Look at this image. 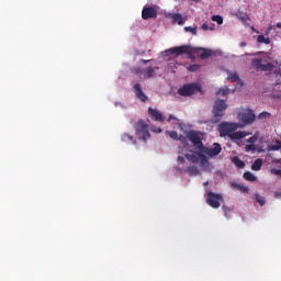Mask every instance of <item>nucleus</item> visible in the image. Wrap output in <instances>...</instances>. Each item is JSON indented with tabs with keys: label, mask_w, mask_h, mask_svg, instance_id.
Masks as SVG:
<instances>
[{
	"label": "nucleus",
	"mask_w": 281,
	"mask_h": 281,
	"mask_svg": "<svg viewBox=\"0 0 281 281\" xmlns=\"http://www.w3.org/2000/svg\"><path fill=\"white\" fill-rule=\"evenodd\" d=\"M232 188H234V190H239V192H249V188L245 187V186H241V184H238L236 182H233L232 183Z\"/></svg>",
	"instance_id": "6ab92c4d"
},
{
	"label": "nucleus",
	"mask_w": 281,
	"mask_h": 281,
	"mask_svg": "<svg viewBox=\"0 0 281 281\" xmlns=\"http://www.w3.org/2000/svg\"><path fill=\"white\" fill-rule=\"evenodd\" d=\"M134 128L136 131V137H138L140 142H146L147 139H150V131L148 128V124H146L145 121H138L135 124Z\"/></svg>",
	"instance_id": "7ed1b4c3"
},
{
	"label": "nucleus",
	"mask_w": 281,
	"mask_h": 281,
	"mask_svg": "<svg viewBox=\"0 0 281 281\" xmlns=\"http://www.w3.org/2000/svg\"><path fill=\"white\" fill-rule=\"evenodd\" d=\"M251 30H254V32H256V33L258 34V31H256V29H255V27H251Z\"/></svg>",
	"instance_id": "de8ad7c7"
},
{
	"label": "nucleus",
	"mask_w": 281,
	"mask_h": 281,
	"mask_svg": "<svg viewBox=\"0 0 281 281\" xmlns=\"http://www.w3.org/2000/svg\"><path fill=\"white\" fill-rule=\"evenodd\" d=\"M167 133L171 139L179 142V133H177V131H171V132H167Z\"/></svg>",
	"instance_id": "cd10ccee"
},
{
	"label": "nucleus",
	"mask_w": 281,
	"mask_h": 281,
	"mask_svg": "<svg viewBox=\"0 0 281 281\" xmlns=\"http://www.w3.org/2000/svg\"><path fill=\"white\" fill-rule=\"evenodd\" d=\"M229 94V88L224 87V88H220L216 91V95H228Z\"/></svg>",
	"instance_id": "393cba45"
},
{
	"label": "nucleus",
	"mask_w": 281,
	"mask_h": 281,
	"mask_svg": "<svg viewBox=\"0 0 281 281\" xmlns=\"http://www.w3.org/2000/svg\"><path fill=\"white\" fill-rule=\"evenodd\" d=\"M244 179H246V181H256L257 178L254 173H251L250 171H246L244 172Z\"/></svg>",
	"instance_id": "5701e85b"
},
{
	"label": "nucleus",
	"mask_w": 281,
	"mask_h": 281,
	"mask_svg": "<svg viewBox=\"0 0 281 281\" xmlns=\"http://www.w3.org/2000/svg\"><path fill=\"white\" fill-rule=\"evenodd\" d=\"M272 31H273V26H272V25H269L268 29L266 30L265 35H266V36H269V34H271Z\"/></svg>",
	"instance_id": "4c0bfd02"
},
{
	"label": "nucleus",
	"mask_w": 281,
	"mask_h": 281,
	"mask_svg": "<svg viewBox=\"0 0 281 281\" xmlns=\"http://www.w3.org/2000/svg\"><path fill=\"white\" fill-rule=\"evenodd\" d=\"M212 21H214L217 25H223V16L221 15H213Z\"/></svg>",
	"instance_id": "c85d7f7f"
},
{
	"label": "nucleus",
	"mask_w": 281,
	"mask_h": 281,
	"mask_svg": "<svg viewBox=\"0 0 281 281\" xmlns=\"http://www.w3.org/2000/svg\"><path fill=\"white\" fill-rule=\"evenodd\" d=\"M257 42L258 43H265V45H270L271 44V38L265 37V35H258L257 36Z\"/></svg>",
	"instance_id": "412c9836"
},
{
	"label": "nucleus",
	"mask_w": 281,
	"mask_h": 281,
	"mask_svg": "<svg viewBox=\"0 0 281 281\" xmlns=\"http://www.w3.org/2000/svg\"><path fill=\"white\" fill-rule=\"evenodd\" d=\"M202 30H204V32H207V30H214L212 27H210L206 23L202 24Z\"/></svg>",
	"instance_id": "58836bf2"
},
{
	"label": "nucleus",
	"mask_w": 281,
	"mask_h": 281,
	"mask_svg": "<svg viewBox=\"0 0 281 281\" xmlns=\"http://www.w3.org/2000/svg\"><path fill=\"white\" fill-rule=\"evenodd\" d=\"M262 168V158H258L255 160V162L251 165V170L258 171Z\"/></svg>",
	"instance_id": "a211bd4d"
},
{
	"label": "nucleus",
	"mask_w": 281,
	"mask_h": 281,
	"mask_svg": "<svg viewBox=\"0 0 281 281\" xmlns=\"http://www.w3.org/2000/svg\"><path fill=\"white\" fill-rule=\"evenodd\" d=\"M193 1H195V3H199V0H193Z\"/></svg>",
	"instance_id": "09e8293b"
},
{
	"label": "nucleus",
	"mask_w": 281,
	"mask_h": 281,
	"mask_svg": "<svg viewBox=\"0 0 281 281\" xmlns=\"http://www.w3.org/2000/svg\"><path fill=\"white\" fill-rule=\"evenodd\" d=\"M201 66L193 64L191 66H189V71H199Z\"/></svg>",
	"instance_id": "c9c22d12"
},
{
	"label": "nucleus",
	"mask_w": 281,
	"mask_h": 281,
	"mask_svg": "<svg viewBox=\"0 0 281 281\" xmlns=\"http://www.w3.org/2000/svg\"><path fill=\"white\" fill-rule=\"evenodd\" d=\"M227 80H231V82H238L239 78H238V75L234 72L227 77Z\"/></svg>",
	"instance_id": "c756f323"
},
{
	"label": "nucleus",
	"mask_w": 281,
	"mask_h": 281,
	"mask_svg": "<svg viewBox=\"0 0 281 281\" xmlns=\"http://www.w3.org/2000/svg\"><path fill=\"white\" fill-rule=\"evenodd\" d=\"M122 140L123 142H132L133 144H137V140L133 139V135H130V134H123Z\"/></svg>",
	"instance_id": "a878e982"
},
{
	"label": "nucleus",
	"mask_w": 281,
	"mask_h": 281,
	"mask_svg": "<svg viewBox=\"0 0 281 281\" xmlns=\"http://www.w3.org/2000/svg\"><path fill=\"white\" fill-rule=\"evenodd\" d=\"M187 139L191 142L195 150H202V148L205 146L203 145V137H201V132L196 131H190L187 133Z\"/></svg>",
	"instance_id": "423d86ee"
},
{
	"label": "nucleus",
	"mask_w": 281,
	"mask_h": 281,
	"mask_svg": "<svg viewBox=\"0 0 281 281\" xmlns=\"http://www.w3.org/2000/svg\"><path fill=\"white\" fill-rule=\"evenodd\" d=\"M210 56H212V52L210 49H202V53L200 54V58H202V60L210 58Z\"/></svg>",
	"instance_id": "b1692460"
},
{
	"label": "nucleus",
	"mask_w": 281,
	"mask_h": 281,
	"mask_svg": "<svg viewBox=\"0 0 281 281\" xmlns=\"http://www.w3.org/2000/svg\"><path fill=\"white\" fill-rule=\"evenodd\" d=\"M142 19L148 21V19H157V9L153 7H145L142 11Z\"/></svg>",
	"instance_id": "9b49d317"
},
{
	"label": "nucleus",
	"mask_w": 281,
	"mask_h": 281,
	"mask_svg": "<svg viewBox=\"0 0 281 281\" xmlns=\"http://www.w3.org/2000/svg\"><path fill=\"white\" fill-rule=\"evenodd\" d=\"M167 54L183 56L186 54L188 58H192V54L194 53V48L190 45L175 46L166 50Z\"/></svg>",
	"instance_id": "39448f33"
},
{
	"label": "nucleus",
	"mask_w": 281,
	"mask_h": 281,
	"mask_svg": "<svg viewBox=\"0 0 281 281\" xmlns=\"http://www.w3.org/2000/svg\"><path fill=\"white\" fill-rule=\"evenodd\" d=\"M178 164H186V158L182 156H178Z\"/></svg>",
	"instance_id": "ea45409f"
},
{
	"label": "nucleus",
	"mask_w": 281,
	"mask_h": 281,
	"mask_svg": "<svg viewBox=\"0 0 281 281\" xmlns=\"http://www.w3.org/2000/svg\"><path fill=\"white\" fill-rule=\"evenodd\" d=\"M157 69H159V67H148L144 69V76L146 78H155V71H157Z\"/></svg>",
	"instance_id": "dca6fc26"
},
{
	"label": "nucleus",
	"mask_w": 281,
	"mask_h": 281,
	"mask_svg": "<svg viewBox=\"0 0 281 281\" xmlns=\"http://www.w3.org/2000/svg\"><path fill=\"white\" fill-rule=\"evenodd\" d=\"M238 120L244 126H247L256 122V113L251 109L243 110L238 114Z\"/></svg>",
	"instance_id": "0eeeda50"
},
{
	"label": "nucleus",
	"mask_w": 281,
	"mask_h": 281,
	"mask_svg": "<svg viewBox=\"0 0 281 281\" xmlns=\"http://www.w3.org/2000/svg\"><path fill=\"white\" fill-rule=\"evenodd\" d=\"M233 164L238 168L239 170H243L245 168V161L240 160L238 156L233 157Z\"/></svg>",
	"instance_id": "f3484780"
},
{
	"label": "nucleus",
	"mask_w": 281,
	"mask_h": 281,
	"mask_svg": "<svg viewBox=\"0 0 281 281\" xmlns=\"http://www.w3.org/2000/svg\"><path fill=\"white\" fill-rule=\"evenodd\" d=\"M222 210H223V212H225V216H227V212H229V207L223 205Z\"/></svg>",
	"instance_id": "a19ab883"
},
{
	"label": "nucleus",
	"mask_w": 281,
	"mask_h": 281,
	"mask_svg": "<svg viewBox=\"0 0 281 281\" xmlns=\"http://www.w3.org/2000/svg\"><path fill=\"white\" fill-rule=\"evenodd\" d=\"M143 65H147V63H150V59H142Z\"/></svg>",
	"instance_id": "79ce46f5"
},
{
	"label": "nucleus",
	"mask_w": 281,
	"mask_h": 281,
	"mask_svg": "<svg viewBox=\"0 0 281 281\" xmlns=\"http://www.w3.org/2000/svg\"><path fill=\"white\" fill-rule=\"evenodd\" d=\"M236 131V124L234 123H221L218 125V133L221 137H229L231 139H244V137H247L248 135H251L249 132H235Z\"/></svg>",
	"instance_id": "f257e3e1"
},
{
	"label": "nucleus",
	"mask_w": 281,
	"mask_h": 281,
	"mask_svg": "<svg viewBox=\"0 0 281 281\" xmlns=\"http://www.w3.org/2000/svg\"><path fill=\"white\" fill-rule=\"evenodd\" d=\"M148 115L154 122H164V114L157 109L148 108Z\"/></svg>",
	"instance_id": "f8f14e48"
},
{
	"label": "nucleus",
	"mask_w": 281,
	"mask_h": 281,
	"mask_svg": "<svg viewBox=\"0 0 281 281\" xmlns=\"http://www.w3.org/2000/svg\"><path fill=\"white\" fill-rule=\"evenodd\" d=\"M186 158L191 161L192 164H199V156L194 155V154H187Z\"/></svg>",
	"instance_id": "4be33fe9"
},
{
	"label": "nucleus",
	"mask_w": 281,
	"mask_h": 281,
	"mask_svg": "<svg viewBox=\"0 0 281 281\" xmlns=\"http://www.w3.org/2000/svg\"><path fill=\"white\" fill-rule=\"evenodd\" d=\"M269 117H271V113H269V112H261L258 115V120H267Z\"/></svg>",
	"instance_id": "7c9ffc66"
},
{
	"label": "nucleus",
	"mask_w": 281,
	"mask_h": 281,
	"mask_svg": "<svg viewBox=\"0 0 281 281\" xmlns=\"http://www.w3.org/2000/svg\"><path fill=\"white\" fill-rule=\"evenodd\" d=\"M206 203L214 210H218V207H221V203H223V195L210 191L207 193Z\"/></svg>",
	"instance_id": "1a4fd4ad"
},
{
	"label": "nucleus",
	"mask_w": 281,
	"mask_h": 281,
	"mask_svg": "<svg viewBox=\"0 0 281 281\" xmlns=\"http://www.w3.org/2000/svg\"><path fill=\"white\" fill-rule=\"evenodd\" d=\"M225 109H227V103L225 102V100L217 99L213 106V122L215 124L218 123L221 117H223V111H225Z\"/></svg>",
	"instance_id": "6e6552de"
},
{
	"label": "nucleus",
	"mask_w": 281,
	"mask_h": 281,
	"mask_svg": "<svg viewBox=\"0 0 281 281\" xmlns=\"http://www.w3.org/2000/svg\"><path fill=\"white\" fill-rule=\"evenodd\" d=\"M237 19L239 21H243L244 23H247V21H249V16L247 14L238 15Z\"/></svg>",
	"instance_id": "f704fd0d"
},
{
	"label": "nucleus",
	"mask_w": 281,
	"mask_h": 281,
	"mask_svg": "<svg viewBox=\"0 0 281 281\" xmlns=\"http://www.w3.org/2000/svg\"><path fill=\"white\" fill-rule=\"evenodd\" d=\"M156 133H161V128L155 130Z\"/></svg>",
	"instance_id": "49530a36"
},
{
	"label": "nucleus",
	"mask_w": 281,
	"mask_h": 281,
	"mask_svg": "<svg viewBox=\"0 0 281 281\" xmlns=\"http://www.w3.org/2000/svg\"><path fill=\"white\" fill-rule=\"evenodd\" d=\"M198 157L200 158L201 166H210V160H207V156L203 154H198Z\"/></svg>",
	"instance_id": "aec40b11"
},
{
	"label": "nucleus",
	"mask_w": 281,
	"mask_h": 281,
	"mask_svg": "<svg viewBox=\"0 0 281 281\" xmlns=\"http://www.w3.org/2000/svg\"><path fill=\"white\" fill-rule=\"evenodd\" d=\"M256 201L259 203V205H265L266 201L260 194H256Z\"/></svg>",
	"instance_id": "72a5a7b5"
},
{
	"label": "nucleus",
	"mask_w": 281,
	"mask_h": 281,
	"mask_svg": "<svg viewBox=\"0 0 281 281\" xmlns=\"http://www.w3.org/2000/svg\"><path fill=\"white\" fill-rule=\"evenodd\" d=\"M184 32H191V34L193 36H196V26L192 27V26H186L184 27Z\"/></svg>",
	"instance_id": "2f4dec72"
},
{
	"label": "nucleus",
	"mask_w": 281,
	"mask_h": 281,
	"mask_svg": "<svg viewBox=\"0 0 281 281\" xmlns=\"http://www.w3.org/2000/svg\"><path fill=\"white\" fill-rule=\"evenodd\" d=\"M184 172H188V175H191V177H196L201 175V171L199 170V167L196 166H189Z\"/></svg>",
	"instance_id": "2eb2a0df"
},
{
	"label": "nucleus",
	"mask_w": 281,
	"mask_h": 281,
	"mask_svg": "<svg viewBox=\"0 0 281 281\" xmlns=\"http://www.w3.org/2000/svg\"><path fill=\"white\" fill-rule=\"evenodd\" d=\"M209 182H204V186H207Z\"/></svg>",
	"instance_id": "3c124183"
},
{
	"label": "nucleus",
	"mask_w": 281,
	"mask_h": 281,
	"mask_svg": "<svg viewBox=\"0 0 281 281\" xmlns=\"http://www.w3.org/2000/svg\"><path fill=\"white\" fill-rule=\"evenodd\" d=\"M239 47H247V43H246V42H241V43L239 44Z\"/></svg>",
	"instance_id": "37998d69"
},
{
	"label": "nucleus",
	"mask_w": 281,
	"mask_h": 281,
	"mask_svg": "<svg viewBox=\"0 0 281 281\" xmlns=\"http://www.w3.org/2000/svg\"><path fill=\"white\" fill-rule=\"evenodd\" d=\"M281 149V140H276L274 145L268 146V150H280Z\"/></svg>",
	"instance_id": "bb28decb"
},
{
	"label": "nucleus",
	"mask_w": 281,
	"mask_h": 281,
	"mask_svg": "<svg viewBox=\"0 0 281 281\" xmlns=\"http://www.w3.org/2000/svg\"><path fill=\"white\" fill-rule=\"evenodd\" d=\"M269 60V56L256 58L251 60V66L256 71H273L276 69V66L273 63H267Z\"/></svg>",
	"instance_id": "f03ea898"
},
{
	"label": "nucleus",
	"mask_w": 281,
	"mask_h": 281,
	"mask_svg": "<svg viewBox=\"0 0 281 281\" xmlns=\"http://www.w3.org/2000/svg\"><path fill=\"white\" fill-rule=\"evenodd\" d=\"M201 89V83H186L183 87L178 89V94L182 95L183 98H188L189 95H194V93H199Z\"/></svg>",
	"instance_id": "20e7f679"
},
{
	"label": "nucleus",
	"mask_w": 281,
	"mask_h": 281,
	"mask_svg": "<svg viewBox=\"0 0 281 281\" xmlns=\"http://www.w3.org/2000/svg\"><path fill=\"white\" fill-rule=\"evenodd\" d=\"M256 142H258V134H255L254 136L247 139V143L250 145H255Z\"/></svg>",
	"instance_id": "473e14b6"
},
{
	"label": "nucleus",
	"mask_w": 281,
	"mask_h": 281,
	"mask_svg": "<svg viewBox=\"0 0 281 281\" xmlns=\"http://www.w3.org/2000/svg\"><path fill=\"white\" fill-rule=\"evenodd\" d=\"M277 27H279V30H281V22L277 23Z\"/></svg>",
	"instance_id": "a18cd8bd"
},
{
	"label": "nucleus",
	"mask_w": 281,
	"mask_h": 281,
	"mask_svg": "<svg viewBox=\"0 0 281 281\" xmlns=\"http://www.w3.org/2000/svg\"><path fill=\"white\" fill-rule=\"evenodd\" d=\"M223 150V148L221 147V144L218 143H214L213 147H203L201 153H203L204 155H207L209 157H216L218 155H221V151Z\"/></svg>",
	"instance_id": "9d476101"
},
{
	"label": "nucleus",
	"mask_w": 281,
	"mask_h": 281,
	"mask_svg": "<svg viewBox=\"0 0 281 281\" xmlns=\"http://www.w3.org/2000/svg\"><path fill=\"white\" fill-rule=\"evenodd\" d=\"M136 74H139V69L136 70Z\"/></svg>",
	"instance_id": "8fccbe9b"
},
{
	"label": "nucleus",
	"mask_w": 281,
	"mask_h": 281,
	"mask_svg": "<svg viewBox=\"0 0 281 281\" xmlns=\"http://www.w3.org/2000/svg\"><path fill=\"white\" fill-rule=\"evenodd\" d=\"M172 120H176V117L171 114L169 115L168 122H172Z\"/></svg>",
	"instance_id": "c03bdc74"
},
{
	"label": "nucleus",
	"mask_w": 281,
	"mask_h": 281,
	"mask_svg": "<svg viewBox=\"0 0 281 281\" xmlns=\"http://www.w3.org/2000/svg\"><path fill=\"white\" fill-rule=\"evenodd\" d=\"M166 19H172V23L183 25V15L181 13H166Z\"/></svg>",
	"instance_id": "4468645a"
},
{
	"label": "nucleus",
	"mask_w": 281,
	"mask_h": 281,
	"mask_svg": "<svg viewBox=\"0 0 281 281\" xmlns=\"http://www.w3.org/2000/svg\"><path fill=\"white\" fill-rule=\"evenodd\" d=\"M134 92L136 98L140 100V102H146L148 100V97L146 95V93H144V90H142V85H134Z\"/></svg>",
	"instance_id": "ddd939ff"
},
{
	"label": "nucleus",
	"mask_w": 281,
	"mask_h": 281,
	"mask_svg": "<svg viewBox=\"0 0 281 281\" xmlns=\"http://www.w3.org/2000/svg\"><path fill=\"white\" fill-rule=\"evenodd\" d=\"M245 150L246 153H249L250 150H256V145H246Z\"/></svg>",
	"instance_id": "e433bc0d"
}]
</instances>
